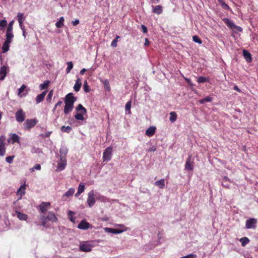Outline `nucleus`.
Masks as SVG:
<instances>
[{"mask_svg":"<svg viewBox=\"0 0 258 258\" xmlns=\"http://www.w3.org/2000/svg\"><path fill=\"white\" fill-rule=\"evenodd\" d=\"M40 220L41 221V225L45 228H48V226L47 224L48 221L52 223L56 222L58 220L56 215L51 211H49L47 213V215L45 216L44 214L41 215L40 217Z\"/></svg>","mask_w":258,"mask_h":258,"instance_id":"1","label":"nucleus"},{"mask_svg":"<svg viewBox=\"0 0 258 258\" xmlns=\"http://www.w3.org/2000/svg\"><path fill=\"white\" fill-rule=\"evenodd\" d=\"M76 110L78 111H80V112H77L75 115V118L76 119L78 120L83 121L85 119L83 115L87 113V110L85 107L83 106V105L81 104H79L76 108Z\"/></svg>","mask_w":258,"mask_h":258,"instance_id":"2","label":"nucleus"},{"mask_svg":"<svg viewBox=\"0 0 258 258\" xmlns=\"http://www.w3.org/2000/svg\"><path fill=\"white\" fill-rule=\"evenodd\" d=\"M223 21L229 28L231 29H236L239 32H241L242 31V28L235 25L233 21L231 19L228 18H224Z\"/></svg>","mask_w":258,"mask_h":258,"instance_id":"3","label":"nucleus"},{"mask_svg":"<svg viewBox=\"0 0 258 258\" xmlns=\"http://www.w3.org/2000/svg\"><path fill=\"white\" fill-rule=\"evenodd\" d=\"M38 122V120L36 118L26 119L24 123V128L26 130H29L33 127Z\"/></svg>","mask_w":258,"mask_h":258,"instance_id":"4","label":"nucleus"},{"mask_svg":"<svg viewBox=\"0 0 258 258\" xmlns=\"http://www.w3.org/2000/svg\"><path fill=\"white\" fill-rule=\"evenodd\" d=\"M112 148L111 147H107L104 151L103 154V160L104 161H109L110 160L112 153Z\"/></svg>","mask_w":258,"mask_h":258,"instance_id":"5","label":"nucleus"},{"mask_svg":"<svg viewBox=\"0 0 258 258\" xmlns=\"http://www.w3.org/2000/svg\"><path fill=\"white\" fill-rule=\"evenodd\" d=\"M87 203L90 208L92 207L94 205L95 200L94 190H91L88 193Z\"/></svg>","mask_w":258,"mask_h":258,"instance_id":"6","label":"nucleus"},{"mask_svg":"<svg viewBox=\"0 0 258 258\" xmlns=\"http://www.w3.org/2000/svg\"><path fill=\"white\" fill-rule=\"evenodd\" d=\"M15 117L18 122H22L25 120L26 113L22 109H19L16 112Z\"/></svg>","mask_w":258,"mask_h":258,"instance_id":"7","label":"nucleus"},{"mask_svg":"<svg viewBox=\"0 0 258 258\" xmlns=\"http://www.w3.org/2000/svg\"><path fill=\"white\" fill-rule=\"evenodd\" d=\"M257 224V219L255 218H249L246 221L245 228L254 229L256 228Z\"/></svg>","mask_w":258,"mask_h":258,"instance_id":"8","label":"nucleus"},{"mask_svg":"<svg viewBox=\"0 0 258 258\" xmlns=\"http://www.w3.org/2000/svg\"><path fill=\"white\" fill-rule=\"evenodd\" d=\"M6 137L4 135L0 136V156H4L6 153Z\"/></svg>","mask_w":258,"mask_h":258,"instance_id":"9","label":"nucleus"},{"mask_svg":"<svg viewBox=\"0 0 258 258\" xmlns=\"http://www.w3.org/2000/svg\"><path fill=\"white\" fill-rule=\"evenodd\" d=\"M67 160L64 157H60V160L58 162L56 171L57 172L63 170L66 166Z\"/></svg>","mask_w":258,"mask_h":258,"instance_id":"10","label":"nucleus"},{"mask_svg":"<svg viewBox=\"0 0 258 258\" xmlns=\"http://www.w3.org/2000/svg\"><path fill=\"white\" fill-rule=\"evenodd\" d=\"M77 98L75 97L72 93L68 94L64 97V101L65 103H68L74 105L76 101Z\"/></svg>","mask_w":258,"mask_h":258,"instance_id":"11","label":"nucleus"},{"mask_svg":"<svg viewBox=\"0 0 258 258\" xmlns=\"http://www.w3.org/2000/svg\"><path fill=\"white\" fill-rule=\"evenodd\" d=\"M50 203L49 202H43L39 206V210L42 214H44L49 208Z\"/></svg>","mask_w":258,"mask_h":258,"instance_id":"12","label":"nucleus"},{"mask_svg":"<svg viewBox=\"0 0 258 258\" xmlns=\"http://www.w3.org/2000/svg\"><path fill=\"white\" fill-rule=\"evenodd\" d=\"M8 67L6 66H3L0 69V80L3 81L8 72Z\"/></svg>","mask_w":258,"mask_h":258,"instance_id":"13","label":"nucleus"},{"mask_svg":"<svg viewBox=\"0 0 258 258\" xmlns=\"http://www.w3.org/2000/svg\"><path fill=\"white\" fill-rule=\"evenodd\" d=\"M90 224L85 220H83L78 225V228L80 229L87 230L90 227Z\"/></svg>","mask_w":258,"mask_h":258,"instance_id":"14","label":"nucleus"},{"mask_svg":"<svg viewBox=\"0 0 258 258\" xmlns=\"http://www.w3.org/2000/svg\"><path fill=\"white\" fill-rule=\"evenodd\" d=\"M80 249L82 251L89 252L92 250V246L89 243L86 242L80 245Z\"/></svg>","mask_w":258,"mask_h":258,"instance_id":"15","label":"nucleus"},{"mask_svg":"<svg viewBox=\"0 0 258 258\" xmlns=\"http://www.w3.org/2000/svg\"><path fill=\"white\" fill-rule=\"evenodd\" d=\"M185 169L186 170L192 171L193 170V165L191 162V156L189 155L187 159H186Z\"/></svg>","mask_w":258,"mask_h":258,"instance_id":"16","label":"nucleus"},{"mask_svg":"<svg viewBox=\"0 0 258 258\" xmlns=\"http://www.w3.org/2000/svg\"><path fill=\"white\" fill-rule=\"evenodd\" d=\"M13 216H16L17 218L20 220L26 221L28 218L27 215L16 211Z\"/></svg>","mask_w":258,"mask_h":258,"instance_id":"17","label":"nucleus"},{"mask_svg":"<svg viewBox=\"0 0 258 258\" xmlns=\"http://www.w3.org/2000/svg\"><path fill=\"white\" fill-rule=\"evenodd\" d=\"M17 17L18 22L19 23L20 27L24 26L23 25V22L25 20V17L24 16V14L21 13H18Z\"/></svg>","mask_w":258,"mask_h":258,"instance_id":"18","label":"nucleus"},{"mask_svg":"<svg viewBox=\"0 0 258 258\" xmlns=\"http://www.w3.org/2000/svg\"><path fill=\"white\" fill-rule=\"evenodd\" d=\"M104 230L105 232L113 233V234H119L123 231L117 229H113L111 228L106 227L104 228Z\"/></svg>","mask_w":258,"mask_h":258,"instance_id":"19","label":"nucleus"},{"mask_svg":"<svg viewBox=\"0 0 258 258\" xmlns=\"http://www.w3.org/2000/svg\"><path fill=\"white\" fill-rule=\"evenodd\" d=\"M47 93V91H43L40 94L37 95L36 97V103L37 104H39L44 99L45 96H46Z\"/></svg>","mask_w":258,"mask_h":258,"instance_id":"20","label":"nucleus"},{"mask_svg":"<svg viewBox=\"0 0 258 258\" xmlns=\"http://www.w3.org/2000/svg\"><path fill=\"white\" fill-rule=\"evenodd\" d=\"M73 108L74 105L68 103H65L63 110L64 113L65 114H68L73 110Z\"/></svg>","mask_w":258,"mask_h":258,"instance_id":"21","label":"nucleus"},{"mask_svg":"<svg viewBox=\"0 0 258 258\" xmlns=\"http://www.w3.org/2000/svg\"><path fill=\"white\" fill-rule=\"evenodd\" d=\"M155 126H150L146 131V135L149 137H151L154 135L156 131Z\"/></svg>","mask_w":258,"mask_h":258,"instance_id":"22","label":"nucleus"},{"mask_svg":"<svg viewBox=\"0 0 258 258\" xmlns=\"http://www.w3.org/2000/svg\"><path fill=\"white\" fill-rule=\"evenodd\" d=\"M6 39L5 41H8V42H12V39L14 37V34L13 33V31H9L7 30L6 32Z\"/></svg>","mask_w":258,"mask_h":258,"instance_id":"23","label":"nucleus"},{"mask_svg":"<svg viewBox=\"0 0 258 258\" xmlns=\"http://www.w3.org/2000/svg\"><path fill=\"white\" fill-rule=\"evenodd\" d=\"M153 9V12L154 13H155L158 15H160L163 12V8L161 5H158L156 6H152Z\"/></svg>","mask_w":258,"mask_h":258,"instance_id":"24","label":"nucleus"},{"mask_svg":"<svg viewBox=\"0 0 258 258\" xmlns=\"http://www.w3.org/2000/svg\"><path fill=\"white\" fill-rule=\"evenodd\" d=\"M243 55L245 58V59L248 62H250L251 61V54L246 50H243Z\"/></svg>","mask_w":258,"mask_h":258,"instance_id":"25","label":"nucleus"},{"mask_svg":"<svg viewBox=\"0 0 258 258\" xmlns=\"http://www.w3.org/2000/svg\"><path fill=\"white\" fill-rule=\"evenodd\" d=\"M81 85H82V83H81V79L78 78L77 79V80L76 81L75 84L74 86V91L76 92H78L80 89Z\"/></svg>","mask_w":258,"mask_h":258,"instance_id":"26","label":"nucleus"},{"mask_svg":"<svg viewBox=\"0 0 258 258\" xmlns=\"http://www.w3.org/2000/svg\"><path fill=\"white\" fill-rule=\"evenodd\" d=\"M68 152V149H67V147H66L64 146L61 147V148H60V150H59V153H60V157H63L66 158V156Z\"/></svg>","mask_w":258,"mask_h":258,"instance_id":"27","label":"nucleus"},{"mask_svg":"<svg viewBox=\"0 0 258 258\" xmlns=\"http://www.w3.org/2000/svg\"><path fill=\"white\" fill-rule=\"evenodd\" d=\"M12 143L14 144L15 143H20V137L18 135L16 134H12L11 136Z\"/></svg>","mask_w":258,"mask_h":258,"instance_id":"28","label":"nucleus"},{"mask_svg":"<svg viewBox=\"0 0 258 258\" xmlns=\"http://www.w3.org/2000/svg\"><path fill=\"white\" fill-rule=\"evenodd\" d=\"M154 184L158 186L160 188H163L165 186L164 179H161L159 180L156 181Z\"/></svg>","mask_w":258,"mask_h":258,"instance_id":"29","label":"nucleus"},{"mask_svg":"<svg viewBox=\"0 0 258 258\" xmlns=\"http://www.w3.org/2000/svg\"><path fill=\"white\" fill-rule=\"evenodd\" d=\"M11 42H8V41H5L3 44L2 46V50L3 53H6L9 50L10 44Z\"/></svg>","mask_w":258,"mask_h":258,"instance_id":"30","label":"nucleus"},{"mask_svg":"<svg viewBox=\"0 0 258 258\" xmlns=\"http://www.w3.org/2000/svg\"><path fill=\"white\" fill-rule=\"evenodd\" d=\"M177 114L175 112L172 111L170 113V117H169V120L171 122H174L177 119Z\"/></svg>","mask_w":258,"mask_h":258,"instance_id":"31","label":"nucleus"},{"mask_svg":"<svg viewBox=\"0 0 258 258\" xmlns=\"http://www.w3.org/2000/svg\"><path fill=\"white\" fill-rule=\"evenodd\" d=\"M26 187L25 185H22L17 190V194H20L21 197L25 194Z\"/></svg>","mask_w":258,"mask_h":258,"instance_id":"32","label":"nucleus"},{"mask_svg":"<svg viewBox=\"0 0 258 258\" xmlns=\"http://www.w3.org/2000/svg\"><path fill=\"white\" fill-rule=\"evenodd\" d=\"M102 82L103 83L104 88L106 91H109L110 90V87L109 81L105 79L103 81H102Z\"/></svg>","mask_w":258,"mask_h":258,"instance_id":"33","label":"nucleus"},{"mask_svg":"<svg viewBox=\"0 0 258 258\" xmlns=\"http://www.w3.org/2000/svg\"><path fill=\"white\" fill-rule=\"evenodd\" d=\"M64 19L63 17H61L58 22L55 23V26L57 28H61L63 25Z\"/></svg>","mask_w":258,"mask_h":258,"instance_id":"34","label":"nucleus"},{"mask_svg":"<svg viewBox=\"0 0 258 258\" xmlns=\"http://www.w3.org/2000/svg\"><path fill=\"white\" fill-rule=\"evenodd\" d=\"M132 102V100H130L126 103L125 106V111L127 113H128V114L131 113V108Z\"/></svg>","mask_w":258,"mask_h":258,"instance_id":"35","label":"nucleus"},{"mask_svg":"<svg viewBox=\"0 0 258 258\" xmlns=\"http://www.w3.org/2000/svg\"><path fill=\"white\" fill-rule=\"evenodd\" d=\"M50 83L49 81L46 80L44 82L43 84H41L39 85V88L40 90H44L47 88Z\"/></svg>","mask_w":258,"mask_h":258,"instance_id":"36","label":"nucleus"},{"mask_svg":"<svg viewBox=\"0 0 258 258\" xmlns=\"http://www.w3.org/2000/svg\"><path fill=\"white\" fill-rule=\"evenodd\" d=\"M75 192V189L74 188H70L69 189V190L64 194L63 196L70 197L74 194Z\"/></svg>","mask_w":258,"mask_h":258,"instance_id":"37","label":"nucleus"},{"mask_svg":"<svg viewBox=\"0 0 258 258\" xmlns=\"http://www.w3.org/2000/svg\"><path fill=\"white\" fill-rule=\"evenodd\" d=\"M240 241L241 242V245L244 246L249 242V240L247 237H244L240 239Z\"/></svg>","mask_w":258,"mask_h":258,"instance_id":"38","label":"nucleus"},{"mask_svg":"<svg viewBox=\"0 0 258 258\" xmlns=\"http://www.w3.org/2000/svg\"><path fill=\"white\" fill-rule=\"evenodd\" d=\"M61 132H65L67 133H70L71 131H72V127L70 126H62L60 128Z\"/></svg>","mask_w":258,"mask_h":258,"instance_id":"39","label":"nucleus"},{"mask_svg":"<svg viewBox=\"0 0 258 258\" xmlns=\"http://www.w3.org/2000/svg\"><path fill=\"white\" fill-rule=\"evenodd\" d=\"M197 82L199 83H203L209 82V79L206 77H200L198 78Z\"/></svg>","mask_w":258,"mask_h":258,"instance_id":"40","label":"nucleus"},{"mask_svg":"<svg viewBox=\"0 0 258 258\" xmlns=\"http://www.w3.org/2000/svg\"><path fill=\"white\" fill-rule=\"evenodd\" d=\"M212 101V98L210 96H207L199 101L200 103L204 104L206 102H210Z\"/></svg>","mask_w":258,"mask_h":258,"instance_id":"41","label":"nucleus"},{"mask_svg":"<svg viewBox=\"0 0 258 258\" xmlns=\"http://www.w3.org/2000/svg\"><path fill=\"white\" fill-rule=\"evenodd\" d=\"M7 24V21L6 20L0 21V30H4Z\"/></svg>","mask_w":258,"mask_h":258,"instance_id":"42","label":"nucleus"},{"mask_svg":"<svg viewBox=\"0 0 258 258\" xmlns=\"http://www.w3.org/2000/svg\"><path fill=\"white\" fill-rule=\"evenodd\" d=\"M67 68L66 69V73L67 74L69 73L71 71V70L73 68V64L72 61H69L67 62Z\"/></svg>","mask_w":258,"mask_h":258,"instance_id":"43","label":"nucleus"},{"mask_svg":"<svg viewBox=\"0 0 258 258\" xmlns=\"http://www.w3.org/2000/svg\"><path fill=\"white\" fill-rule=\"evenodd\" d=\"M73 212L69 211L68 212V217L71 222H72L73 223H75L76 218L73 217Z\"/></svg>","mask_w":258,"mask_h":258,"instance_id":"44","label":"nucleus"},{"mask_svg":"<svg viewBox=\"0 0 258 258\" xmlns=\"http://www.w3.org/2000/svg\"><path fill=\"white\" fill-rule=\"evenodd\" d=\"M119 36H116V37L113 40L111 43V46L113 47H116L117 46V43L118 42V39L119 38Z\"/></svg>","mask_w":258,"mask_h":258,"instance_id":"45","label":"nucleus"},{"mask_svg":"<svg viewBox=\"0 0 258 258\" xmlns=\"http://www.w3.org/2000/svg\"><path fill=\"white\" fill-rule=\"evenodd\" d=\"M193 41L197 43L201 44L202 43V40L199 38L198 36L195 35L192 37Z\"/></svg>","mask_w":258,"mask_h":258,"instance_id":"46","label":"nucleus"},{"mask_svg":"<svg viewBox=\"0 0 258 258\" xmlns=\"http://www.w3.org/2000/svg\"><path fill=\"white\" fill-rule=\"evenodd\" d=\"M84 189H85V185H84V183H80L78 186V191L82 193L84 191Z\"/></svg>","mask_w":258,"mask_h":258,"instance_id":"47","label":"nucleus"},{"mask_svg":"<svg viewBox=\"0 0 258 258\" xmlns=\"http://www.w3.org/2000/svg\"><path fill=\"white\" fill-rule=\"evenodd\" d=\"M41 169V166L40 164H36L33 167H32V168H31L30 169V171L31 172H33L35 171V170H39Z\"/></svg>","mask_w":258,"mask_h":258,"instance_id":"48","label":"nucleus"},{"mask_svg":"<svg viewBox=\"0 0 258 258\" xmlns=\"http://www.w3.org/2000/svg\"><path fill=\"white\" fill-rule=\"evenodd\" d=\"M52 96H53V91H52V90H51L49 92L48 95L47 96L46 100L48 102H50V101L51 100Z\"/></svg>","mask_w":258,"mask_h":258,"instance_id":"49","label":"nucleus"},{"mask_svg":"<svg viewBox=\"0 0 258 258\" xmlns=\"http://www.w3.org/2000/svg\"><path fill=\"white\" fill-rule=\"evenodd\" d=\"M14 156H8L6 157V160L9 163H12L13 162V159L14 158Z\"/></svg>","mask_w":258,"mask_h":258,"instance_id":"50","label":"nucleus"},{"mask_svg":"<svg viewBox=\"0 0 258 258\" xmlns=\"http://www.w3.org/2000/svg\"><path fill=\"white\" fill-rule=\"evenodd\" d=\"M83 88L84 91L86 92H89L90 91V89L86 81H85Z\"/></svg>","mask_w":258,"mask_h":258,"instance_id":"51","label":"nucleus"},{"mask_svg":"<svg viewBox=\"0 0 258 258\" xmlns=\"http://www.w3.org/2000/svg\"><path fill=\"white\" fill-rule=\"evenodd\" d=\"M14 23V20L11 21L9 23L8 27L7 29V30L13 31V26Z\"/></svg>","mask_w":258,"mask_h":258,"instance_id":"52","label":"nucleus"},{"mask_svg":"<svg viewBox=\"0 0 258 258\" xmlns=\"http://www.w3.org/2000/svg\"><path fill=\"white\" fill-rule=\"evenodd\" d=\"M26 88V86L25 85H22L21 87L18 89V94L19 95L21 93H22L25 89Z\"/></svg>","mask_w":258,"mask_h":258,"instance_id":"53","label":"nucleus"},{"mask_svg":"<svg viewBox=\"0 0 258 258\" xmlns=\"http://www.w3.org/2000/svg\"><path fill=\"white\" fill-rule=\"evenodd\" d=\"M221 6L222 7V8L224 9V10H228L230 9V8L228 6V5L225 2H222V3L221 4Z\"/></svg>","mask_w":258,"mask_h":258,"instance_id":"54","label":"nucleus"},{"mask_svg":"<svg viewBox=\"0 0 258 258\" xmlns=\"http://www.w3.org/2000/svg\"><path fill=\"white\" fill-rule=\"evenodd\" d=\"M184 258H197V255L196 254L190 253L185 256H184Z\"/></svg>","mask_w":258,"mask_h":258,"instance_id":"55","label":"nucleus"},{"mask_svg":"<svg viewBox=\"0 0 258 258\" xmlns=\"http://www.w3.org/2000/svg\"><path fill=\"white\" fill-rule=\"evenodd\" d=\"M39 152V149L38 148H36L35 147H32L31 149V152L32 153H37Z\"/></svg>","mask_w":258,"mask_h":258,"instance_id":"56","label":"nucleus"},{"mask_svg":"<svg viewBox=\"0 0 258 258\" xmlns=\"http://www.w3.org/2000/svg\"><path fill=\"white\" fill-rule=\"evenodd\" d=\"M21 29L23 31V36L25 38L26 36V29H25V26H23L22 27H20Z\"/></svg>","mask_w":258,"mask_h":258,"instance_id":"57","label":"nucleus"},{"mask_svg":"<svg viewBox=\"0 0 258 258\" xmlns=\"http://www.w3.org/2000/svg\"><path fill=\"white\" fill-rule=\"evenodd\" d=\"M141 28H142L143 33H146L147 32V31H148L147 28L145 25H142L141 26Z\"/></svg>","mask_w":258,"mask_h":258,"instance_id":"58","label":"nucleus"},{"mask_svg":"<svg viewBox=\"0 0 258 258\" xmlns=\"http://www.w3.org/2000/svg\"><path fill=\"white\" fill-rule=\"evenodd\" d=\"M97 200L100 201H104L105 197L99 195L98 197H96Z\"/></svg>","mask_w":258,"mask_h":258,"instance_id":"59","label":"nucleus"},{"mask_svg":"<svg viewBox=\"0 0 258 258\" xmlns=\"http://www.w3.org/2000/svg\"><path fill=\"white\" fill-rule=\"evenodd\" d=\"M149 44H150V41H149L148 39L145 38L144 46H148L149 45Z\"/></svg>","mask_w":258,"mask_h":258,"instance_id":"60","label":"nucleus"},{"mask_svg":"<svg viewBox=\"0 0 258 258\" xmlns=\"http://www.w3.org/2000/svg\"><path fill=\"white\" fill-rule=\"evenodd\" d=\"M72 23L74 26H76L79 23V20H75V21H72Z\"/></svg>","mask_w":258,"mask_h":258,"instance_id":"61","label":"nucleus"},{"mask_svg":"<svg viewBox=\"0 0 258 258\" xmlns=\"http://www.w3.org/2000/svg\"><path fill=\"white\" fill-rule=\"evenodd\" d=\"M233 89H234L235 90H236V91H237V92H241V90L240 89H239V88H238V86H236V85H235V86H234Z\"/></svg>","mask_w":258,"mask_h":258,"instance_id":"62","label":"nucleus"},{"mask_svg":"<svg viewBox=\"0 0 258 258\" xmlns=\"http://www.w3.org/2000/svg\"><path fill=\"white\" fill-rule=\"evenodd\" d=\"M62 103V101H59L57 102V103L55 105V107H57L58 106L61 105Z\"/></svg>","mask_w":258,"mask_h":258,"instance_id":"63","label":"nucleus"},{"mask_svg":"<svg viewBox=\"0 0 258 258\" xmlns=\"http://www.w3.org/2000/svg\"><path fill=\"white\" fill-rule=\"evenodd\" d=\"M86 71V69H83L82 70H81V71L80 72V74L81 75H83L84 73Z\"/></svg>","mask_w":258,"mask_h":258,"instance_id":"64","label":"nucleus"}]
</instances>
